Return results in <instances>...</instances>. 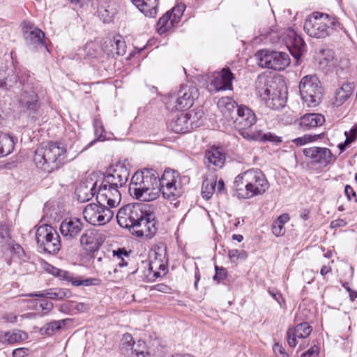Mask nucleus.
<instances>
[{"mask_svg": "<svg viewBox=\"0 0 357 357\" xmlns=\"http://www.w3.org/2000/svg\"><path fill=\"white\" fill-rule=\"evenodd\" d=\"M128 190L133 198L141 202L153 201L160 193L167 199L178 197L181 193L174 172L165 171L159 178V174L152 169L136 172L131 178Z\"/></svg>", "mask_w": 357, "mask_h": 357, "instance_id": "f257e3e1", "label": "nucleus"}, {"mask_svg": "<svg viewBox=\"0 0 357 357\" xmlns=\"http://www.w3.org/2000/svg\"><path fill=\"white\" fill-rule=\"evenodd\" d=\"M66 158V147L60 143L50 142L35 151L33 161L38 168L50 173L60 168Z\"/></svg>", "mask_w": 357, "mask_h": 357, "instance_id": "f03ea898", "label": "nucleus"}, {"mask_svg": "<svg viewBox=\"0 0 357 357\" xmlns=\"http://www.w3.org/2000/svg\"><path fill=\"white\" fill-rule=\"evenodd\" d=\"M257 94L267 107L277 110L283 108L287 102V92L277 86L271 77L260 75L255 81Z\"/></svg>", "mask_w": 357, "mask_h": 357, "instance_id": "7ed1b4c3", "label": "nucleus"}, {"mask_svg": "<svg viewBox=\"0 0 357 357\" xmlns=\"http://www.w3.org/2000/svg\"><path fill=\"white\" fill-rule=\"evenodd\" d=\"M337 23L336 19L328 14L314 12L305 20L303 29L310 37L323 38L329 36Z\"/></svg>", "mask_w": 357, "mask_h": 357, "instance_id": "20e7f679", "label": "nucleus"}, {"mask_svg": "<svg viewBox=\"0 0 357 357\" xmlns=\"http://www.w3.org/2000/svg\"><path fill=\"white\" fill-rule=\"evenodd\" d=\"M130 171L121 162L110 166L105 174V181L108 184V190L112 197L111 202L114 205L121 202V195L119 188L123 187L129 178Z\"/></svg>", "mask_w": 357, "mask_h": 357, "instance_id": "39448f33", "label": "nucleus"}, {"mask_svg": "<svg viewBox=\"0 0 357 357\" xmlns=\"http://www.w3.org/2000/svg\"><path fill=\"white\" fill-rule=\"evenodd\" d=\"M112 197L106 198L102 195L99 199L91 197V225L102 226L109 223L113 218L114 213L112 208L116 207L120 202L114 205L111 202Z\"/></svg>", "mask_w": 357, "mask_h": 357, "instance_id": "423d86ee", "label": "nucleus"}, {"mask_svg": "<svg viewBox=\"0 0 357 357\" xmlns=\"http://www.w3.org/2000/svg\"><path fill=\"white\" fill-rule=\"evenodd\" d=\"M299 91L303 102L307 107H315L320 103L322 87L317 76H304L299 83Z\"/></svg>", "mask_w": 357, "mask_h": 357, "instance_id": "0eeeda50", "label": "nucleus"}, {"mask_svg": "<svg viewBox=\"0 0 357 357\" xmlns=\"http://www.w3.org/2000/svg\"><path fill=\"white\" fill-rule=\"evenodd\" d=\"M139 218L130 233L137 237L152 238L158 229V222L153 208L148 204L147 208L142 210Z\"/></svg>", "mask_w": 357, "mask_h": 357, "instance_id": "6e6552de", "label": "nucleus"}, {"mask_svg": "<svg viewBox=\"0 0 357 357\" xmlns=\"http://www.w3.org/2000/svg\"><path fill=\"white\" fill-rule=\"evenodd\" d=\"M36 240L38 248L45 252L56 254L61 248V239L56 230L49 225L38 227Z\"/></svg>", "mask_w": 357, "mask_h": 357, "instance_id": "1a4fd4ad", "label": "nucleus"}, {"mask_svg": "<svg viewBox=\"0 0 357 357\" xmlns=\"http://www.w3.org/2000/svg\"><path fill=\"white\" fill-rule=\"evenodd\" d=\"M258 64L261 68L275 70H283L290 64L289 54L283 52L262 50L256 54Z\"/></svg>", "mask_w": 357, "mask_h": 357, "instance_id": "9d476101", "label": "nucleus"}, {"mask_svg": "<svg viewBox=\"0 0 357 357\" xmlns=\"http://www.w3.org/2000/svg\"><path fill=\"white\" fill-rule=\"evenodd\" d=\"M203 116L202 110L195 109L185 114H181L176 119H173L169 127L176 133H186L201 125V119Z\"/></svg>", "mask_w": 357, "mask_h": 357, "instance_id": "9b49d317", "label": "nucleus"}, {"mask_svg": "<svg viewBox=\"0 0 357 357\" xmlns=\"http://www.w3.org/2000/svg\"><path fill=\"white\" fill-rule=\"evenodd\" d=\"M145 204H130L121 207L116 215L118 224L122 228L128 229L131 232L134 224L139 220L144 208H147Z\"/></svg>", "mask_w": 357, "mask_h": 357, "instance_id": "f8f14e48", "label": "nucleus"}, {"mask_svg": "<svg viewBox=\"0 0 357 357\" xmlns=\"http://www.w3.org/2000/svg\"><path fill=\"white\" fill-rule=\"evenodd\" d=\"M22 31L26 45L29 49L36 50L40 47H46L44 32L30 22H24Z\"/></svg>", "mask_w": 357, "mask_h": 357, "instance_id": "ddd939ff", "label": "nucleus"}, {"mask_svg": "<svg viewBox=\"0 0 357 357\" xmlns=\"http://www.w3.org/2000/svg\"><path fill=\"white\" fill-rule=\"evenodd\" d=\"M19 102L29 116L36 118L38 114L40 103L38 96L35 91L31 90L27 85H23Z\"/></svg>", "mask_w": 357, "mask_h": 357, "instance_id": "4468645a", "label": "nucleus"}, {"mask_svg": "<svg viewBox=\"0 0 357 357\" xmlns=\"http://www.w3.org/2000/svg\"><path fill=\"white\" fill-rule=\"evenodd\" d=\"M303 154L312 164L326 167L335 160L331 150L326 147L312 146L304 149Z\"/></svg>", "mask_w": 357, "mask_h": 357, "instance_id": "2eb2a0df", "label": "nucleus"}, {"mask_svg": "<svg viewBox=\"0 0 357 357\" xmlns=\"http://www.w3.org/2000/svg\"><path fill=\"white\" fill-rule=\"evenodd\" d=\"M269 188V183L260 169H251L250 186L248 192V199L263 195Z\"/></svg>", "mask_w": 357, "mask_h": 357, "instance_id": "dca6fc26", "label": "nucleus"}, {"mask_svg": "<svg viewBox=\"0 0 357 357\" xmlns=\"http://www.w3.org/2000/svg\"><path fill=\"white\" fill-rule=\"evenodd\" d=\"M198 98V89L192 85L181 86L177 92L175 102L176 110L187 109L191 107L194 100Z\"/></svg>", "mask_w": 357, "mask_h": 357, "instance_id": "f3484780", "label": "nucleus"}, {"mask_svg": "<svg viewBox=\"0 0 357 357\" xmlns=\"http://www.w3.org/2000/svg\"><path fill=\"white\" fill-rule=\"evenodd\" d=\"M284 41L294 57L298 59L302 55L306 45L301 36L294 29L287 30L284 36Z\"/></svg>", "mask_w": 357, "mask_h": 357, "instance_id": "a211bd4d", "label": "nucleus"}, {"mask_svg": "<svg viewBox=\"0 0 357 357\" xmlns=\"http://www.w3.org/2000/svg\"><path fill=\"white\" fill-rule=\"evenodd\" d=\"M238 114L233 121L234 127L238 130H248L251 128L257 121L254 112L247 106L241 105Z\"/></svg>", "mask_w": 357, "mask_h": 357, "instance_id": "6ab92c4d", "label": "nucleus"}, {"mask_svg": "<svg viewBox=\"0 0 357 357\" xmlns=\"http://www.w3.org/2000/svg\"><path fill=\"white\" fill-rule=\"evenodd\" d=\"M91 181H94L91 188V197L99 199L102 195L109 198L108 184L105 181V173L100 171L94 172L91 174Z\"/></svg>", "mask_w": 357, "mask_h": 357, "instance_id": "aec40b11", "label": "nucleus"}, {"mask_svg": "<svg viewBox=\"0 0 357 357\" xmlns=\"http://www.w3.org/2000/svg\"><path fill=\"white\" fill-rule=\"evenodd\" d=\"M213 77V80H211V84L214 86L216 91L231 90L232 89V81L234 79V75L229 68H223L220 73L214 74Z\"/></svg>", "mask_w": 357, "mask_h": 357, "instance_id": "412c9836", "label": "nucleus"}, {"mask_svg": "<svg viewBox=\"0 0 357 357\" xmlns=\"http://www.w3.org/2000/svg\"><path fill=\"white\" fill-rule=\"evenodd\" d=\"M312 328L307 322H302L294 328H290L287 332V343L291 347H295L297 344L296 338L304 339L312 333Z\"/></svg>", "mask_w": 357, "mask_h": 357, "instance_id": "4be33fe9", "label": "nucleus"}, {"mask_svg": "<svg viewBox=\"0 0 357 357\" xmlns=\"http://www.w3.org/2000/svg\"><path fill=\"white\" fill-rule=\"evenodd\" d=\"M217 105L224 117L231 122H233L240 110V105L230 97L221 98Z\"/></svg>", "mask_w": 357, "mask_h": 357, "instance_id": "5701e85b", "label": "nucleus"}, {"mask_svg": "<svg viewBox=\"0 0 357 357\" xmlns=\"http://www.w3.org/2000/svg\"><path fill=\"white\" fill-rule=\"evenodd\" d=\"M97 12L99 18L104 23H110L117 13V6L114 2L98 0Z\"/></svg>", "mask_w": 357, "mask_h": 357, "instance_id": "b1692460", "label": "nucleus"}, {"mask_svg": "<svg viewBox=\"0 0 357 357\" xmlns=\"http://www.w3.org/2000/svg\"><path fill=\"white\" fill-rule=\"evenodd\" d=\"M82 228L80 220L76 218L65 219L61 224L60 231L63 236L74 238Z\"/></svg>", "mask_w": 357, "mask_h": 357, "instance_id": "393cba45", "label": "nucleus"}, {"mask_svg": "<svg viewBox=\"0 0 357 357\" xmlns=\"http://www.w3.org/2000/svg\"><path fill=\"white\" fill-rule=\"evenodd\" d=\"M250 169L238 174L234 181V188L238 196L243 199H248Z\"/></svg>", "mask_w": 357, "mask_h": 357, "instance_id": "a878e982", "label": "nucleus"}, {"mask_svg": "<svg viewBox=\"0 0 357 357\" xmlns=\"http://www.w3.org/2000/svg\"><path fill=\"white\" fill-rule=\"evenodd\" d=\"M324 122V115L319 113H309L301 117L299 126L303 130H308L321 126Z\"/></svg>", "mask_w": 357, "mask_h": 357, "instance_id": "bb28decb", "label": "nucleus"}, {"mask_svg": "<svg viewBox=\"0 0 357 357\" xmlns=\"http://www.w3.org/2000/svg\"><path fill=\"white\" fill-rule=\"evenodd\" d=\"M131 1L146 17H155L157 15L158 0H131Z\"/></svg>", "mask_w": 357, "mask_h": 357, "instance_id": "cd10ccee", "label": "nucleus"}, {"mask_svg": "<svg viewBox=\"0 0 357 357\" xmlns=\"http://www.w3.org/2000/svg\"><path fill=\"white\" fill-rule=\"evenodd\" d=\"M225 162V155L218 149L206 151L204 155V163L209 167L213 165L217 168H221Z\"/></svg>", "mask_w": 357, "mask_h": 357, "instance_id": "c85d7f7f", "label": "nucleus"}, {"mask_svg": "<svg viewBox=\"0 0 357 357\" xmlns=\"http://www.w3.org/2000/svg\"><path fill=\"white\" fill-rule=\"evenodd\" d=\"M71 293L68 289L54 288L36 294H29V296L47 298L54 300H61L70 297Z\"/></svg>", "mask_w": 357, "mask_h": 357, "instance_id": "c756f323", "label": "nucleus"}, {"mask_svg": "<svg viewBox=\"0 0 357 357\" xmlns=\"http://www.w3.org/2000/svg\"><path fill=\"white\" fill-rule=\"evenodd\" d=\"M26 337V333L22 331L0 333V342L2 343L13 344L21 342Z\"/></svg>", "mask_w": 357, "mask_h": 357, "instance_id": "7c9ffc66", "label": "nucleus"}, {"mask_svg": "<svg viewBox=\"0 0 357 357\" xmlns=\"http://www.w3.org/2000/svg\"><path fill=\"white\" fill-rule=\"evenodd\" d=\"M14 142L11 137L3 132H0V157L10 154L14 149Z\"/></svg>", "mask_w": 357, "mask_h": 357, "instance_id": "2f4dec72", "label": "nucleus"}, {"mask_svg": "<svg viewBox=\"0 0 357 357\" xmlns=\"http://www.w3.org/2000/svg\"><path fill=\"white\" fill-rule=\"evenodd\" d=\"M128 357H150V352L144 340H138L132 344V349L130 351Z\"/></svg>", "mask_w": 357, "mask_h": 357, "instance_id": "473e14b6", "label": "nucleus"}, {"mask_svg": "<svg viewBox=\"0 0 357 357\" xmlns=\"http://www.w3.org/2000/svg\"><path fill=\"white\" fill-rule=\"evenodd\" d=\"M21 82L18 80L17 76L13 73L8 75L4 79H0V87L5 89L13 90L15 92V89H20L21 87Z\"/></svg>", "mask_w": 357, "mask_h": 357, "instance_id": "72a5a7b5", "label": "nucleus"}, {"mask_svg": "<svg viewBox=\"0 0 357 357\" xmlns=\"http://www.w3.org/2000/svg\"><path fill=\"white\" fill-rule=\"evenodd\" d=\"M108 41L111 46L109 52L112 54L123 55L126 53V44L121 37L114 38L113 39L109 38Z\"/></svg>", "mask_w": 357, "mask_h": 357, "instance_id": "f704fd0d", "label": "nucleus"}, {"mask_svg": "<svg viewBox=\"0 0 357 357\" xmlns=\"http://www.w3.org/2000/svg\"><path fill=\"white\" fill-rule=\"evenodd\" d=\"M93 127L94 135L96 138L91 141V146L97 141L103 142L106 139V137L105 135V130L101 121L98 119H95L93 120Z\"/></svg>", "mask_w": 357, "mask_h": 357, "instance_id": "c9c22d12", "label": "nucleus"}, {"mask_svg": "<svg viewBox=\"0 0 357 357\" xmlns=\"http://www.w3.org/2000/svg\"><path fill=\"white\" fill-rule=\"evenodd\" d=\"M216 181L205 180L202 187V195L204 199L208 200L215 192Z\"/></svg>", "mask_w": 357, "mask_h": 357, "instance_id": "e433bc0d", "label": "nucleus"}, {"mask_svg": "<svg viewBox=\"0 0 357 357\" xmlns=\"http://www.w3.org/2000/svg\"><path fill=\"white\" fill-rule=\"evenodd\" d=\"M75 195L81 203L89 201V189L86 183H81L75 190Z\"/></svg>", "mask_w": 357, "mask_h": 357, "instance_id": "4c0bfd02", "label": "nucleus"}, {"mask_svg": "<svg viewBox=\"0 0 357 357\" xmlns=\"http://www.w3.org/2000/svg\"><path fill=\"white\" fill-rule=\"evenodd\" d=\"M135 343V342L133 341V337L130 334H124L121 340V350L122 353L128 357L129 353L132 349V344Z\"/></svg>", "mask_w": 357, "mask_h": 357, "instance_id": "58836bf2", "label": "nucleus"}, {"mask_svg": "<svg viewBox=\"0 0 357 357\" xmlns=\"http://www.w3.org/2000/svg\"><path fill=\"white\" fill-rule=\"evenodd\" d=\"M169 12H167L161 17L157 24V29L160 34H162L172 28V22H169Z\"/></svg>", "mask_w": 357, "mask_h": 357, "instance_id": "ea45409f", "label": "nucleus"}, {"mask_svg": "<svg viewBox=\"0 0 357 357\" xmlns=\"http://www.w3.org/2000/svg\"><path fill=\"white\" fill-rule=\"evenodd\" d=\"M65 320L52 321L46 324L41 329L47 335H52L55 331L61 328L65 324Z\"/></svg>", "mask_w": 357, "mask_h": 357, "instance_id": "a19ab883", "label": "nucleus"}, {"mask_svg": "<svg viewBox=\"0 0 357 357\" xmlns=\"http://www.w3.org/2000/svg\"><path fill=\"white\" fill-rule=\"evenodd\" d=\"M324 133L314 135H305L303 137L296 138L292 142L297 146H302L307 142H314L318 139L322 138Z\"/></svg>", "mask_w": 357, "mask_h": 357, "instance_id": "79ce46f5", "label": "nucleus"}, {"mask_svg": "<svg viewBox=\"0 0 357 357\" xmlns=\"http://www.w3.org/2000/svg\"><path fill=\"white\" fill-rule=\"evenodd\" d=\"M113 253L114 256L116 257L117 260L119 261L118 264L119 266L123 267L128 265L127 261H126L125 259L123 258V256H129V252L126 250H125L124 248H119L117 250H114Z\"/></svg>", "mask_w": 357, "mask_h": 357, "instance_id": "37998d69", "label": "nucleus"}, {"mask_svg": "<svg viewBox=\"0 0 357 357\" xmlns=\"http://www.w3.org/2000/svg\"><path fill=\"white\" fill-rule=\"evenodd\" d=\"M349 97L345 93L339 89L336 93L333 100L334 105L339 107L342 105Z\"/></svg>", "mask_w": 357, "mask_h": 357, "instance_id": "c03bdc74", "label": "nucleus"}, {"mask_svg": "<svg viewBox=\"0 0 357 357\" xmlns=\"http://www.w3.org/2000/svg\"><path fill=\"white\" fill-rule=\"evenodd\" d=\"M228 256L231 259L237 258L241 260H245L248 257V254L243 250L232 249L229 250Z\"/></svg>", "mask_w": 357, "mask_h": 357, "instance_id": "a18cd8bd", "label": "nucleus"}, {"mask_svg": "<svg viewBox=\"0 0 357 357\" xmlns=\"http://www.w3.org/2000/svg\"><path fill=\"white\" fill-rule=\"evenodd\" d=\"M0 238L4 243H8L11 238L9 228L6 224L0 223Z\"/></svg>", "mask_w": 357, "mask_h": 357, "instance_id": "49530a36", "label": "nucleus"}, {"mask_svg": "<svg viewBox=\"0 0 357 357\" xmlns=\"http://www.w3.org/2000/svg\"><path fill=\"white\" fill-rule=\"evenodd\" d=\"M215 274L213 276V280L219 283L220 281L226 278L227 275V269L223 267L215 266Z\"/></svg>", "mask_w": 357, "mask_h": 357, "instance_id": "de8ad7c7", "label": "nucleus"}, {"mask_svg": "<svg viewBox=\"0 0 357 357\" xmlns=\"http://www.w3.org/2000/svg\"><path fill=\"white\" fill-rule=\"evenodd\" d=\"M73 286H89V278H84L82 276L77 275L74 276L72 275V280L70 281Z\"/></svg>", "mask_w": 357, "mask_h": 357, "instance_id": "09e8293b", "label": "nucleus"}, {"mask_svg": "<svg viewBox=\"0 0 357 357\" xmlns=\"http://www.w3.org/2000/svg\"><path fill=\"white\" fill-rule=\"evenodd\" d=\"M169 12V22H172V26L173 27L174 26L175 23H178L182 13L178 8H174L172 9Z\"/></svg>", "mask_w": 357, "mask_h": 357, "instance_id": "8fccbe9b", "label": "nucleus"}, {"mask_svg": "<svg viewBox=\"0 0 357 357\" xmlns=\"http://www.w3.org/2000/svg\"><path fill=\"white\" fill-rule=\"evenodd\" d=\"M261 140L263 141H268L271 142H274L275 144H278L282 142V139L280 137H278L271 132H267L263 134L261 136Z\"/></svg>", "mask_w": 357, "mask_h": 357, "instance_id": "3c124183", "label": "nucleus"}, {"mask_svg": "<svg viewBox=\"0 0 357 357\" xmlns=\"http://www.w3.org/2000/svg\"><path fill=\"white\" fill-rule=\"evenodd\" d=\"M319 347L317 345L314 344L307 351L303 353L301 357H317L319 355Z\"/></svg>", "mask_w": 357, "mask_h": 357, "instance_id": "603ef678", "label": "nucleus"}, {"mask_svg": "<svg viewBox=\"0 0 357 357\" xmlns=\"http://www.w3.org/2000/svg\"><path fill=\"white\" fill-rule=\"evenodd\" d=\"M79 242L82 249L86 251V254H88L89 250V236L86 232L82 235Z\"/></svg>", "mask_w": 357, "mask_h": 357, "instance_id": "864d4df0", "label": "nucleus"}, {"mask_svg": "<svg viewBox=\"0 0 357 357\" xmlns=\"http://www.w3.org/2000/svg\"><path fill=\"white\" fill-rule=\"evenodd\" d=\"M272 232L275 236H280L284 234L285 229L283 225L276 224V221L275 220L272 225Z\"/></svg>", "mask_w": 357, "mask_h": 357, "instance_id": "5fc2aeb1", "label": "nucleus"}, {"mask_svg": "<svg viewBox=\"0 0 357 357\" xmlns=\"http://www.w3.org/2000/svg\"><path fill=\"white\" fill-rule=\"evenodd\" d=\"M268 292L282 306V302H284L282 294L275 289H269Z\"/></svg>", "mask_w": 357, "mask_h": 357, "instance_id": "6e6d98bb", "label": "nucleus"}, {"mask_svg": "<svg viewBox=\"0 0 357 357\" xmlns=\"http://www.w3.org/2000/svg\"><path fill=\"white\" fill-rule=\"evenodd\" d=\"M73 274L68 271L59 269L58 273L56 274V277H58L60 280H66L70 282L72 280Z\"/></svg>", "mask_w": 357, "mask_h": 357, "instance_id": "4d7b16f0", "label": "nucleus"}, {"mask_svg": "<svg viewBox=\"0 0 357 357\" xmlns=\"http://www.w3.org/2000/svg\"><path fill=\"white\" fill-rule=\"evenodd\" d=\"M2 319L5 322L14 324L17 322V315L13 312H7L3 315Z\"/></svg>", "mask_w": 357, "mask_h": 357, "instance_id": "13d9d810", "label": "nucleus"}, {"mask_svg": "<svg viewBox=\"0 0 357 357\" xmlns=\"http://www.w3.org/2000/svg\"><path fill=\"white\" fill-rule=\"evenodd\" d=\"M273 350L274 353L278 356V354L281 355L282 357H288V355L285 352L284 348L282 344L275 343L273 345Z\"/></svg>", "mask_w": 357, "mask_h": 357, "instance_id": "bf43d9fd", "label": "nucleus"}, {"mask_svg": "<svg viewBox=\"0 0 357 357\" xmlns=\"http://www.w3.org/2000/svg\"><path fill=\"white\" fill-rule=\"evenodd\" d=\"M344 192L349 200H351V198L354 197L357 203V195L353 188L347 185L344 188Z\"/></svg>", "mask_w": 357, "mask_h": 357, "instance_id": "052dcab7", "label": "nucleus"}, {"mask_svg": "<svg viewBox=\"0 0 357 357\" xmlns=\"http://www.w3.org/2000/svg\"><path fill=\"white\" fill-rule=\"evenodd\" d=\"M151 289L162 292V293H169L171 288L165 284H157L151 287Z\"/></svg>", "mask_w": 357, "mask_h": 357, "instance_id": "680f3d73", "label": "nucleus"}, {"mask_svg": "<svg viewBox=\"0 0 357 357\" xmlns=\"http://www.w3.org/2000/svg\"><path fill=\"white\" fill-rule=\"evenodd\" d=\"M340 89L342 90L347 96L350 97L354 91V85L351 83H344Z\"/></svg>", "mask_w": 357, "mask_h": 357, "instance_id": "e2e57ef3", "label": "nucleus"}, {"mask_svg": "<svg viewBox=\"0 0 357 357\" xmlns=\"http://www.w3.org/2000/svg\"><path fill=\"white\" fill-rule=\"evenodd\" d=\"M40 307L43 311H45V313H46L52 309L53 304L50 301L43 300L40 301Z\"/></svg>", "mask_w": 357, "mask_h": 357, "instance_id": "0e129e2a", "label": "nucleus"}, {"mask_svg": "<svg viewBox=\"0 0 357 357\" xmlns=\"http://www.w3.org/2000/svg\"><path fill=\"white\" fill-rule=\"evenodd\" d=\"M27 354V350L24 348L15 349L13 351V357H24Z\"/></svg>", "mask_w": 357, "mask_h": 357, "instance_id": "69168bd1", "label": "nucleus"}, {"mask_svg": "<svg viewBox=\"0 0 357 357\" xmlns=\"http://www.w3.org/2000/svg\"><path fill=\"white\" fill-rule=\"evenodd\" d=\"M289 220V215L287 213H284L280 215L276 221V224H280V225H283L287 223Z\"/></svg>", "mask_w": 357, "mask_h": 357, "instance_id": "338daca9", "label": "nucleus"}, {"mask_svg": "<svg viewBox=\"0 0 357 357\" xmlns=\"http://www.w3.org/2000/svg\"><path fill=\"white\" fill-rule=\"evenodd\" d=\"M356 135H357V127L355 128L351 129V130H350V136L349 137H347L346 140H345V143L346 144H350L351 142H353L355 139V138L356 137Z\"/></svg>", "mask_w": 357, "mask_h": 357, "instance_id": "774afa93", "label": "nucleus"}]
</instances>
